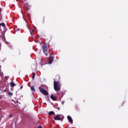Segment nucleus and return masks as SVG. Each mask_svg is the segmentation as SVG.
Wrapping results in <instances>:
<instances>
[{
	"label": "nucleus",
	"mask_w": 128,
	"mask_h": 128,
	"mask_svg": "<svg viewBox=\"0 0 128 128\" xmlns=\"http://www.w3.org/2000/svg\"><path fill=\"white\" fill-rule=\"evenodd\" d=\"M54 88L56 91H60V83L59 82L54 80Z\"/></svg>",
	"instance_id": "1"
},
{
	"label": "nucleus",
	"mask_w": 128,
	"mask_h": 128,
	"mask_svg": "<svg viewBox=\"0 0 128 128\" xmlns=\"http://www.w3.org/2000/svg\"><path fill=\"white\" fill-rule=\"evenodd\" d=\"M42 50L44 53L46 54V56H48L49 52H48V49L49 47L48 46V44L44 43L42 46Z\"/></svg>",
	"instance_id": "2"
},
{
	"label": "nucleus",
	"mask_w": 128,
	"mask_h": 128,
	"mask_svg": "<svg viewBox=\"0 0 128 128\" xmlns=\"http://www.w3.org/2000/svg\"><path fill=\"white\" fill-rule=\"evenodd\" d=\"M38 90L42 92V94L44 96H48V92L46 90H44L41 87L38 88Z\"/></svg>",
	"instance_id": "3"
},
{
	"label": "nucleus",
	"mask_w": 128,
	"mask_h": 128,
	"mask_svg": "<svg viewBox=\"0 0 128 128\" xmlns=\"http://www.w3.org/2000/svg\"><path fill=\"white\" fill-rule=\"evenodd\" d=\"M54 60V57L52 56H50V57H49L48 64H52Z\"/></svg>",
	"instance_id": "4"
},
{
	"label": "nucleus",
	"mask_w": 128,
	"mask_h": 128,
	"mask_svg": "<svg viewBox=\"0 0 128 128\" xmlns=\"http://www.w3.org/2000/svg\"><path fill=\"white\" fill-rule=\"evenodd\" d=\"M54 120H62V118H60V115H58V116H56L54 117Z\"/></svg>",
	"instance_id": "5"
},
{
	"label": "nucleus",
	"mask_w": 128,
	"mask_h": 128,
	"mask_svg": "<svg viewBox=\"0 0 128 128\" xmlns=\"http://www.w3.org/2000/svg\"><path fill=\"white\" fill-rule=\"evenodd\" d=\"M50 98H51L52 100H54V101L56 100L57 97L54 96L53 94H51Z\"/></svg>",
	"instance_id": "6"
},
{
	"label": "nucleus",
	"mask_w": 128,
	"mask_h": 128,
	"mask_svg": "<svg viewBox=\"0 0 128 128\" xmlns=\"http://www.w3.org/2000/svg\"><path fill=\"white\" fill-rule=\"evenodd\" d=\"M67 118H68V121L70 122L72 124L73 121H72V117H70V116H67Z\"/></svg>",
	"instance_id": "7"
},
{
	"label": "nucleus",
	"mask_w": 128,
	"mask_h": 128,
	"mask_svg": "<svg viewBox=\"0 0 128 128\" xmlns=\"http://www.w3.org/2000/svg\"><path fill=\"white\" fill-rule=\"evenodd\" d=\"M16 86V84L13 82H11L10 83V86H12V87H14Z\"/></svg>",
	"instance_id": "8"
},
{
	"label": "nucleus",
	"mask_w": 128,
	"mask_h": 128,
	"mask_svg": "<svg viewBox=\"0 0 128 128\" xmlns=\"http://www.w3.org/2000/svg\"><path fill=\"white\" fill-rule=\"evenodd\" d=\"M30 89L32 90V92H34L36 91L34 86H31Z\"/></svg>",
	"instance_id": "9"
},
{
	"label": "nucleus",
	"mask_w": 128,
	"mask_h": 128,
	"mask_svg": "<svg viewBox=\"0 0 128 128\" xmlns=\"http://www.w3.org/2000/svg\"><path fill=\"white\" fill-rule=\"evenodd\" d=\"M48 114L50 115H53V114H55V113L54 111H51L48 112Z\"/></svg>",
	"instance_id": "10"
},
{
	"label": "nucleus",
	"mask_w": 128,
	"mask_h": 128,
	"mask_svg": "<svg viewBox=\"0 0 128 128\" xmlns=\"http://www.w3.org/2000/svg\"><path fill=\"white\" fill-rule=\"evenodd\" d=\"M16 54L18 55V56H20V50H18L16 51Z\"/></svg>",
	"instance_id": "11"
},
{
	"label": "nucleus",
	"mask_w": 128,
	"mask_h": 128,
	"mask_svg": "<svg viewBox=\"0 0 128 128\" xmlns=\"http://www.w3.org/2000/svg\"><path fill=\"white\" fill-rule=\"evenodd\" d=\"M8 96H13V93L11 92H8Z\"/></svg>",
	"instance_id": "12"
},
{
	"label": "nucleus",
	"mask_w": 128,
	"mask_h": 128,
	"mask_svg": "<svg viewBox=\"0 0 128 128\" xmlns=\"http://www.w3.org/2000/svg\"><path fill=\"white\" fill-rule=\"evenodd\" d=\"M36 73H33L32 74V80H34V78H35V76H36Z\"/></svg>",
	"instance_id": "13"
},
{
	"label": "nucleus",
	"mask_w": 128,
	"mask_h": 128,
	"mask_svg": "<svg viewBox=\"0 0 128 128\" xmlns=\"http://www.w3.org/2000/svg\"><path fill=\"white\" fill-rule=\"evenodd\" d=\"M0 26H2V27H6V24L4 23L0 24Z\"/></svg>",
	"instance_id": "14"
},
{
	"label": "nucleus",
	"mask_w": 128,
	"mask_h": 128,
	"mask_svg": "<svg viewBox=\"0 0 128 128\" xmlns=\"http://www.w3.org/2000/svg\"><path fill=\"white\" fill-rule=\"evenodd\" d=\"M34 30H30V34H32V32H34Z\"/></svg>",
	"instance_id": "15"
},
{
	"label": "nucleus",
	"mask_w": 128,
	"mask_h": 128,
	"mask_svg": "<svg viewBox=\"0 0 128 128\" xmlns=\"http://www.w3.org/2000/svg\"><path fill=\"white\" fill-rule=\"evenodd\" d=\"M58 110H60V108L58 107Z\"/></svg>",
	"instance_id": "16"
},
{
	"label": "nucleus",
	"mask_w": 128,
	"mask_h": 128,
	"mask_svg": "<svg viewBox=\"0 0 128 128\" xmlns=\"http://www.w3.org/2000/svg\"><path fill=\"white\" fill-rule=\"evenodd\" d=\"M38 128H42V126H40Z\"/></svg>",
	"instance_id": "17"
},
{
	"label": "nucleus",
	"mask_w": 128,
	"mask_h": 128,
	"mask_svg": "<svg viewBox=\"0 0 128 128\" xmlns=\"http://www.w3.org/2000/svg\"><path fill=\"white\" fill-rule=\"evenodd\" d=\"M23 88V86H20V88Z\"/></svg>",
	"instance_id": "18"
},
{
	"label": "nucleus",
	"mask_w": 128,
	"mask_h": 128,
	"mask_svg": "<svg viewBox=\"0 0 128 128\" xmlns=\"http://www.w3.org/2000/svg\"><path fill=\"white\" fill-rule=\"evenodd\" d=\"M20 30V28H18L17 29V30H18V31Z\"/></svg>",
	"instance_id": "19"
},
{
	"label": "nucleus",
	"mask_w": 128,
	"mask_h": 128,
	"mask_svg": "<svg viewBox=\"0 0 128 128\" xmlns=\"http://www.w3.org/2000/svg\"><path fill=\"white\" fill-rule=\"evenodd\" d=\"M0 12H2V10H1V8H0Z\"/></svg>",
	"instance_id": "20"
},
{
	"label": "nucleus",
	"mask_w": 128,
	"mask_h": 128,
	"mask_svg": "<svg viewBox=\"0 0 128 128\" xmlns=\"http://www.w3.org/2000/svg\"><path fill=\"white\" fill-rule=\"evenodd\" d=\"M43 20H44V19Z\"/></svg>",
	"instance_id": "21"
},
{
	"label": "nucleus",
	"mask_w": 128,
	"mask_h": 128,
	"mask_svg": "<svg viewBox=\"0 0 128 128\" xmlns=\"http://www.w3.org/2000/svg\"><path fill=\"white\" fill-rule=\"evenodd\" d=\"M0 98H1V96H0Z\"/></svg>",
	"instance_id": "22"
}]
</instances>
